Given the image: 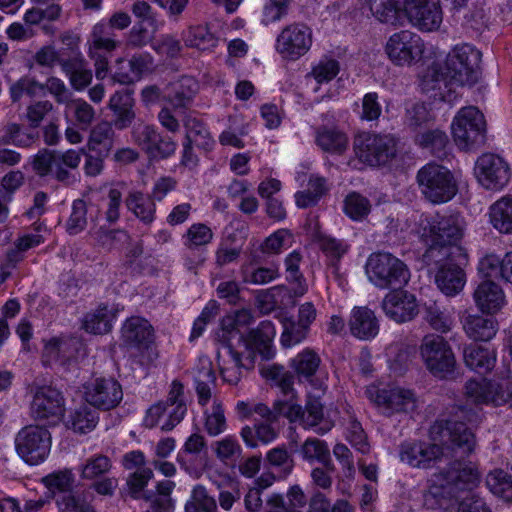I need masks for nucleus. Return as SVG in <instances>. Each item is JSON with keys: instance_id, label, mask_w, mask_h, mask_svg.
<instances>
[{"instance_id": "obj_38", "label": "nucleus", "mask_w": 512, "mask_h": 512, "mask_svg": "<svg viewBox=\"0 0 512 512\" xmlns=\"http://www.w3.org/2000/svg\"><path fill=\"white\" fill-rule=\"evenodd\" d=\"M490 222L503 234H512V195L501 197L490 206Z\"/></svg>"}, {"instance_id": "obj_11", "label": "nucleus", "mask_w": 512, "mask_h": 512, "mask_svg": "<svg viewBox=\"0 0 512 512\" xmlns=\"http://www.w3.org/2000/svg\"><path fill=\"white\" fill-rule=\"evenodd\" d=\"M17 454L29 465L45 461L51 449V434L39 425L23 427L15 437Z\"/></svg>"}, {"instance_id": "obj_23", "label": "nucleus", "mask_w": 512, "mask_h": 512, "mask_svg": "<svg viewBox=\"0 0 512 512\" xmlns=\"http://www.w3.org/2000/svg\"><path fill=\"white\" fill-rule=\"evenodd\" d=\"M226 354H217V362L223 380L231 385H237L242 378V370L254 368V354L249 353L243 360L242 354L230 344L225 345Z\"/></svg>"}, {"instance_id": "obj_60", "label": "nucleus", "mask_w": 512, "mask_h": 512, "mask_svg": "<svg viewBox=\"0 0 512 512\" xmlns=\"http://www.w3.org/2000/svg\"><path fill=\"white\" fill-rule=\"evenodd\" d=\"M67 106L72 110L76 125L87 130L95 120V109L82 99L70 100Z\"/></svg>"}, {"instance_id": "obj_25", "label": "nucleus", "mask_w": 512, "mask_h": 512, "mask_svg": "<svg viewBox=\"0 0 512 512\" xmlns=\"http://www.w3.org/2000/svg\"><path fill=\"white\" fill-rule=\"evenodd\" d=\"M465 260H446L440 264H434L439 269L435 276L438 288L447 296L458 294L465 285V273L460 265Z\"/></svg>"}, {"instance_id": "obj_34", "label": "nucleus", "mask_w": 512, "mask_h": 512, "mask_svg": "<svg viewBox=\"0 0 512 512\" xmlns=\"http://www.w3.org/2000/svg\"><path fill=\"white\" fill-rule=\"evenodd\" d=\"M464 362L467 367L479 374L489 372L496 362V353L486 347L470 344L463 351Z\"/></svg>"}, {"instance_id": "obj_19", "label": "nucleus", "mask_w": 512, "mask_h": 512, "mask_svg": "<svg viewBox=\"0 0 512 512\" xmlns=\"http://www.w3.org/2000/svg\"><path fill=\"white\" fill-rule=\"evenodd\" d=\"M366 395L387 415L410 412L416 407L414 394L403 388L379 389L371 386L367 388Z\"/></svg>"}, {"instance_id": "obj_43", "label": "nucleus", "mask_w": 512, "mask_h": 512, "mask_svg": "<svg viewBox=\"0 0 512 512\" xmlns=\"http://www.w3.org/2000/svg\"><path fill=\"white\" fill-rule=\"evenodd\" d=\"M320 364V356L314 350L306 348L292 359L291 366L300 380L312 382Z\"/></svg>"}, {"instance_id": "obj_57", "label": "nucleus", "mask_w": 512, "mask_h": 512, "mask_svg": "<svg viewBox=\"0 0 512 512\" xmlns=\"http://www.w3.org/2000/svg\"><path fill=\"white\" fill-rule=\"evenodd\" d=\"M204 427L206 432L212 436H218L227 428L224 408L218 401H214L211 409L205 413Z\"/></svg>"}, {"instance_id": "obj_42", "label": "nucleus", "mask_w": 512, "mask_h": 512, "mask_svg": "<svg viewBox=\"0 0 512 512\" xmlns=\"http://www.w3.org/2000/svg\"><path fill=\"white\" fill-rule=\"evenodd\" d=\"M125 204L137 218L145 224H150L155 218L156 206L152 198L146 197L140 191L130 192L125 199Z\"/></svg>"}, {"instance_id": "obj_41", "label": "nucleus", "mask_w": 512, "mask_h": 512, "mask_svg": "<svg viewBox=\"0 0 512 512\" xmlns=\"http://www.w3.org/2000/svg\"><path fill=\"white\" fill-rule=\"evenodd\" d=\"M373 16L381 23L399 25L404 15V10L396 0H367Z\"/></svg>"}, {"instance_id": "obj_32", "label": "nucleus", "mask_w": 512, "mask_h": 512, "mask_svg": "<svg viewBox=\"0 0 512 512\" xmlns=\"http://www.w3.org/2000/svg\"><path fill=\"white\" fill-rule=\"evenodd\" d=\"M196 90L197 83L193 78L182 77L168 85L164 98L174 110L185 109L192 103Z\"/></svg>"}, {"instance_id": "obj_36", "label": "nucleus", "mask_w": 512, "mask_h": 512, "mask_svg": "<svg viewBox=\"0 0 512 512\" xmlns=\"http://www.w3.org/2000/svg\"><path fill=\"white\" fill-rule=\"evenodd\" d=\"M92 207L91 203L83 199H76L72 202L71 213L65 223L66 232L69 235H77L84 231L89 219L94 221L97 215H93Z\"/></svg>"}, {"instance_id": "obj_3", "label": "nucleus", "mask_w": 512, "mask_h": 512, "mask_svg": "<svg viewBox=\"0 0 512 512\" xmlns=\"http://www.w3.org/2000/svg\"><path fill=\"white\" fill-rule=\"evenodd\" d=\"M482 54L469 44L457 45L446 57L444 67H432V77L449 84L472 86L481 77Z\"/></svg>"}, {"instance_id": "obj_48", "label": "nucleus", "mask_w": 512, "mask_h": 512, "mask_svg": "<svg viewBox=\"0 0 512 512\" xmlns=\"http://www.w3.org/2000/svg\"><path fill=\"white\" fill-rule=\"evenodd\" d=\"M114 317L115 315L107 306H99L94 312L85 316L83 327L93 334H105L111 330Z\"/></svg>"}, {"instance_id": "obj_51", "label": "nucleus", "mask_w": 512, "mask_h": 512, "mask_svg": "<svg viewBox=\"0 0 512 512\" xmlns=\"http://www.w3.org/2000/svg\"><path fill=\"white\" fill-rule=\"evenodd\" d=\"M41 482L53 495L57 492L67 493L72 491L75 476L71 469L65 468L46 475Z\"/></svg>"}, {"instance_id": "obj_29", "label": "nucleus", "mask_w": 512, "mask_h": 512, "mask_svg": "<svg viewBox=\"0 0 512 512\" xmlns=\"http://www.w3.org/2000/svg\"><path fill=\"white\" fill-rule=\"evenodd\" d=\"M39 140V134L30 126L8 122L1 129L0 145L31 148Z\"/></svg>"}, {"instance_id": "obj_50", "label": "nucleus", "mask_w": 512, "mask_h": 512, "mask_svg": "<svg viewBox=\"0 0 512 512\" xmlns=\"http://www.w3.org/2000/svg\"><path fill=\"white\" fill-rule=\"evenodd\" d=\"M184 42L187 47L205 51L216 46L217 38L206 25H197L189 27Z\"/></svg>"}, {"instance_id": "obj_7", "label": "nucleus", "mask_w": 512, "mask_h": 512, "mask_svg": "<svg viewBox=\"0 0 512 512\" xmlns=\"http://www.w3.org/2000/svg\"><path fill=\"white\" fill-rule=\"evenodd\" d=\"M419 354L426 369L434 377L447 379L454 374L456 357L443 336L433 333L425 335L419 345Z\"/></svg>"}, {"instance_id": "obj_39", "label": "nucleus", "mask_w": 512, "mask_h": 512, "mask_svg": "<svg viewBox=\"0 0 512 512\" xmlns=\"http://www.w3.org/2000/svg\"><path fill=\"white\" fill-rule=\"evenodd\" d=\"M463 328L469 338L476 341H489L497 332V323L492 317L469 315Z\"/></svg>"}, {"instance_id": "obj_16", "label": "nucleus", "mask_w": 512, "mask_h": 512, "mask_svg": "<svg viewBox=\"0 0 512 512\" xmlns=\"http://www.w3.org/2000/svg\"><path fill=\"white\" fill-rule=\"evenodd\" d=\"M312 45V31L303 23H293L282 29L276 39L277 52L287 60H297Z\"/></svg>"}, {"instance_id": "obj_6", "label": "nucleus", "mask_w": 512, "mask_h": 512, "mask_svg": "<svg viewBox=\"0 0 512 512\" xmlns=\"http://www.w3.org/2000/svg\"><path fill=\"white\" fill-rule=\"evenodd\" d=\"M416 181L421 194L434 204L448 202L458 191L453 173L447 167L435 162L420 168L416 175Z\"/></svg>"}, {"instance_id": "obj_15", "label": "nucleus", "mask_w": 512, "mask_h": 512, "mask_svg": "<svg viewBox=\"0 0 512 512\" xmlns=\"http://www.w3.org/2000/svg\"><path fill=\"white\" fill-rule=\"evenodd\" d=\"M62 393L52 386L37 387L31 403V415L39 422L49 425L59 423L64 416Z\"/></svg>"}, {"instance_id": "obj_31", "label": "nucleus", "mask_w": 512, "mask_h": 512, "mask_svg": "<svg viewBox=\"0 0 512 512\" xmlns=\"http://www.w3.org/2000/svg\"><path fill=\"white\" fill-rule=\"evenodd\" d=\"M352 335L359 339H371L378 334L379 324L374 312L367 307H355L349 321Z\"/></svg>"}, {"instance_id": "obj_45", "label": "nucleus", "mask_w": 512, "mask_h": 512, "mask_svg": "<svg viewBox=\"0 0 512 512\" xmlns=\"http://www.w3.org/2000/svg\"><path fill=\"white\" fill-rule=\"evenodd\" d=\"M316 143L326 152L341 154L347 148L348 138L338 129L320 127L316 133Z\"/></svg>"}, {"instance_id": "obj_62", "label": "nucleus", "mask_w": 512, "mask_h": 512, "mask_svg": "<svg viewBox=\"0 0 512 512\" xmlns=\"http://www.w3.org/2000/svg\"><path fill=\"white\" fill-rule=\"evenodd\" d=\"M425 319L436 331L447 333L451 330L452 319L436 302L425 305Z\"/></svg>"}, {"instance_id": "obj_22", "label": "nucleus", "mask_w": 512, "mask_h": 512, "mask_svg": "<svg viewBox=\"0 0 512 512\" xmlns=\"http://www.w3.org/2000/svg\"><path fill=\"white\" fill-rule=\"evenodd\" d=\"M444 448L438 444L426 442L404 443L400 448V460L414 468L433 467L444 456Z\"/></svg>"}, {"instance_id": "obj_20", "label": "nucleus", "mask_w": 512, "mask_h": 512, "mask_svg": "<svg viewBox=\"0 0 512 512\" xmlns=\"http://www.w3.org/2000/svg\"><path fill=\"white\" fill-rule=\"evenodd\" d=\"M381 307L385 315L396 323L412 321L419 313L416 297L402 288L387 293Z\"/></svg>"}, {"instance_id": "obj_47", "label": "nucleus", "mask_w": 512, "mask_h": 512, "mask_svg": "<svg viewBox=\"0 0 512 512\" xmlns=\"http://www.w3.org/2000/svg\"><path fill=\"white\" fill-rule=\"evenodd\" d=\"M117 47L109 27L105 23H97L93 26L89 45V54L108 55Z\"/></svg>"}, {"instance_id": "obj_12", "label": "nucleus", "mask_w": 512, "mask_h": 512, "mask_svg": "<svg viewBox=\"0 0 512 512\" xmlns=\"http://www.w3.org/2000/svg\"><path fill=\"white\" fill-rule=\"evenodd\" d=\"M424 49L420 36L409 30L392 34L385 46L388 58L397 66H411L419 62Z\"/></svg>"}, {"instance_id": "obj_44", "label": "nucleus", "mask_w": 512, "mask_h": 512, "mask_svg": "<svg viewBox=\"0 0 512 512\" xmlns=\"http://www.w3.org/2000/svg\"><path fill=\"white\" fill-rule=\"evenodd\" d=\"M184 126L186 129L185 142L195 145L205 151H210L212 149L214 140L209 130L201 120L195 117H188L184 121Z\"/></svg>"}, {"instance_id": "obj_30", "label": "nucleus", "mask_w": 512, "mask_h": 512, "mask_svg": "<svg viewBox=\"0 0 512 512\" xmlns=\"http://www.w3.org/2000/svg\"><path fill=\"white\" fill-rule=\"evenodd\" d=\"M153 337V328L141 317H131L122 327V339L130 347H146Z\"/></svg>"}, {"instance_id": "obj_13", "label": "nucleus", "mask_w": 512, "mask_h": 512, "mask_svg": "<svg viewBox=\"0 0 512 512\" xmlns=\"http://www.w3.org/2000/svg\"><path fill=\"white\" fill-rule=\"evenodd\" d=\"M284 417L291 423L299 422L304 429H314L318 435H325L334 426L333 422L325 417L321 400L314 396L307 398L304 407L288 402Z\"/></svg>"}, {"instance_id": "obj_33", "label": "nucleus", "mask_w": 512, "mask_h": 512, "mask_svg": "<svg viewBox=\"0 0 512 512\" xmlns=\"http://www.w3.org/2000/svg\"><path fill=\"white\" fill-rule=\"evenodd\" d=\"M504 293L501 287L493 281H484L474 292V300L482 312L494 313L504 303Z\"/></svg>"}, {"instance_id": "obj_5", "label": "nucleus", "mask_w": 512, "mask_h": 512, "mask_svg": "<svg viewBox=\"0 0 512 512\" xmlns=\"http://www.w3.org/2000/svg\"><path fill=\"white\" fill-rule=\"evenodd\" d=\"M369 281L380 289L403 288L410 279L407 265L390 253H374L366 263Z\"/></svg>"}, {"instance_id": "obj_64", "label": "nucleus", "mask_w": 512, "mask_h": 512, "mask_svg": "<svg viewBox=\"0 0 512 512\" xmlns=\"http://www.w3.org/2000/svg\"><path fill=\"white\" fill-rule=\"evenodd\" d=\"M60 512H94V508L88 503L82 493L64 494L57 500Z\"/></svg>"}, {"instance_id": "obj_24", "label": "nucleus", "mask_w": 512, "mask_h": 512, "mask_svg": "<svg viewBox=\"0 0 512 512\" xmlns=\"http://www.w3.org/2000/svg\"><path fill=\"white\" fill-rule=\"evenodd\" d=\"M82 347L83 344L76 337H55L45 344L43 357L49 363L70 365L76 361Z\"/></svg>"}, {"instance_id": "obj_26", "label": "nucleus", "mask_w": 512, "mask_h": 512, "mask_svg": "<svg viewBox=\"0 0 512 512\" xmlns=\"http://www.w3.org/2000/svg\"><path fill=\"white\" fill-rule=\"evenodd\" d=\"M308 499L300 485H292L286 492V500L280 493H272L266 499L265 512H303Z\"/></svg>"}, {"instance_id": "obj_46", "label": "nucleus", "mask_w": 512, "mask_h": 512, "mask_svg": "<svg viewBox=\"0 0 512 512\" xmlns=\"http://www.w3.org/2000/svg\"><path fill=\"white\" fill-rule=\"evenodd\" d=\"M487 488L492 494L512 503V477L502 469L490 471L485 479Z\"/></svg>"}, {"instance_id": "obj_21", "label": "nucleus", "mask_w": 512, "mask_h": 512, "mask_svg": "<svg viewBox=\"0 0 512 512\" xmlns=\"http://www.w3.org/2000/svg\"><path fill=\"white\" fill-rule=\"evenodd\" d=\"M85 397L91 406L106 411L119 405L123 391L115 379L97 378L86 386Z\"/></svg>"}, {"instance_id": "obj_49", "label": "nucleus", "mask_w": 512, "mask_h": 512, "mask_svg": "<svg viewBox=\"0 0 512 512\" xmlns=\"http://www.w3.org/2000/svg\"><path fill=\"white\" fill-rule=\"evenodd\" d=\"M98 422V413L88 405H82L71 413L68 421L73 431L85 434L92 431Z\"/></svg>"}, {"instance_id": "obj_40", "label": "nucleus", "mask_w": 512, "mask_h": 512, "mask_svg": "<svg viewBox=\"0 0 512 512\" xmlns=\"http://www.w3.org/2000/svg\"><path fill=\"white\" fill-rule=\"evenodd\" d=\"M303 460L312 463L317 461L329 470H335L327 443L318 438H307L300 446Z\"/></svg>"}, {"instance_id": "obj_10", "label": "nucleus", "mask_w": 512, "mask_h": 512, "mask_svg": "<svg viewBox=\"0 0 512 512\" xmlns=\"http://www.w3.org/2000/svg\"><path fill=\"white\" fill-rule=\"evenodd\" d=\"M454 141L463 150L484 144L486 123L483 114L473 106L462 108L452 124Z\"/></svg>"}, {"instance_id": "obj_4", "label": "nucleus", "mask_w": 512, "mask_h": 512, "mask_svg": "<svg viewBox=\"0 0 512 512\" xmlns=\"http://www.w3.org/2000/svg\"><path fill=\"white\" fill-rule=\"evenodd\" d=\"M82 152L83 149H69L62 152L43 148L34 155L31 163L32 169L41 178L52 176L64 185H71L76 181V178L69 170L79 167Z\"/></svg>"}, {"instance_id": "obj_63", "label": "nucleus", "mask_w": 512, "mask_h": 512, "mask_svg": "<svg viewBox=\"0 0 512 512\" xmlns=\"http://www.w3.org/2000/svg\"><path fill=\"white\" fill-rule=\"evenodd\" d=\"M184 238L185 245L191 249L210 243L213 239V232L206 224L195 223L188 228Z\"/></svg>"}, {"instance_id": "obj_1", "label": "nucleus", "mask_w": 512, "mask_h": 512, "mask_svg": "<svg viewBox=\"0 0 512 512\" xmlns=\"http://www.w3.org/2000/svg\"><path fill=\"white\" fill-rule=\"evenodd\" d=\"M433 441H439L452 457L458 458L448 468L434 474L429 480V495L434 498L456 497L464 490H473L480 482V472L476 464L460 459L471 454L475 447V436L465 423L452 419H439L430 427Z\"/></svg>"}, {"instance_id": "obj_37", "label": "nucleus", "mask_w": 512, "mask_h": 512, "mask_svg": "<svg viewBox=\"0 0 512 512\" xmlns=\"http://www.w3.org/2000/svg\"><path fill=\"white\" fill-rule=\"evenodd\" d=\"M114 130L112 124L107 121L95 125L89 135L87 148L89 152L108 156L113 147Z\"/></svg>"}, {"instance_id": "obj_54", "label": "nucleus", "mask_w": 512, "mask_h": 512, "mask_svg": "<svg viewBox=\"0 0 512 512\" xmlns=\"http://www.w3.org/2000/svg\"><path fill=\"white\" fill-rule=\"evenodd\" d=\"M265 460L271 467L279 469L281 477L290 475L295 466L293 456L285 447H275L269 450Z\"/></svg>"}, {"instance_id": "obj_56", "label": "nucleus", "mask_w": 512, "mask_h": 512, "mask_svg": "<svg viewBox=\"0 0 512 512\" xmlns=\"http://www.w3.org/2000/svg\"><path fill=\"white\" fill-rule=\"evenodd\" d=\"M153 475V471L150 468L137 469L129 474L126 479L128 495L135 500L143 499V495H148L143 493V490L153 478Z\"/></svg>"}, {"instance_id": "obj_27", "label": "nucleus", "mask_w": 512, "mask_h": 512, "mask_svg": "<svg viewBox=\"0 0 512 512\" xmlns=\"http://www.w3.org/2000/svg\"><path fill=\"white\" fill-rule=\"evenodd\" d=\"M275 336V329L270 321H263L259 326L251 330L244 338L245 346L255 355L258 352L263 359L269 360L274 356L271 342Z\"/></svg>"}, {"instance_id": "obj_55", "label": "nucleus", "mask_w": 512, "mask_h": 512, "mask_svg": "<svg viewBox=\"0 0 512 512\" xmlns=\"http://www.w3.org/2000/svg\"><path fill=\"white\" fill-rule=\"evenodd\" d=\"M216 382V376L214 370L210 366L201 367L196 376V392L198 396V402L204 406L212 397L211 387Z\"/></svg>"}, {"instance_id": "obj_17", "label": "nucleus", "mask_w": 512, "mask_h": 512, "mask_svg": "<svg viewBox=\"0 0 512 512\" xmlns=\"http://www.w3.org/2000/svg\"><path fill=\"white\" fill-rule=\"evenodd\" d=\"M132 136L135 143L153 158H168L177 149L173 137L161 134L153 125L140 123L134 126Z\"/></svg>"}, {"instance_id": "obj_8", "label": "nucleus", "mask_w": 512, "mask_h": 512, "mask_svg": "<svg viewBox=\"0 0 512 512\" xmlns=\"http://www.w3.org/2000/svg\"><path fill=\"white\" fill-rule=\"evenodd\" d=\"M399 140L392 134L363 132L354 139L357 157L370 166L385 165L394 159L398 152Z\"/></svg>"}, {"instance_id": "obj_52", "label": "nucleus", "mask_w": 512, "mask_h": 512, "mask_svg": "<svg viewBox=\"0 0 512 512\" xmlns=\"http://www.w3.org/2000/svg\"><path fill=\"white\" fill-rule=\"evenodd\" d=\"M112 468L111 459L104 454H95L87 458L81 466L80 476L85 480H94L107 474Z\"/></svg>"}, {"instance_id": "obj_53", "label": "nucleus", "mask_w": 512, "mask_h": 512, "mask_svg": "<svg viewBox=\"0 0 512 512\" xmlns=\"http://www.w3.org/2000/svg\"><path fill=\"white\" fill-rule=\"evenodd\" d=\"M370 200L360 193L352 192L344 200V212L352 220L361 221L365 219L371 211Z\"/></svg>"}, {"instance_id": "obj_9", "label": "nucleus", "mask_w": 512, "mask_h": 512, "mask_svg": "<svg viewBox=\"0 0 512 512\" xmlns=\"http://www.w3.org/2000/svg\"><path fill=\"white\" fill-rule=\"evenodd\" d=\"M511 371L505 368L497 378L477 382L469 380L465 385L466 395L476 404L501 407L510 404L512 400Z\"/></svg>"}, {"instance_id": "obj_35", "label": "nucleus", "mask_w": 512, "mask_h": 512, "mask_svg": "<svg viewBox=\"0 0 512 512\" xmlns=\"http://www.w3.org/2000/svg\"><path fill=\"white\" fill-rule=\"evenodd\" d=\"M184 387L179 381H173L166 401V407L174 406L167 421L161 426L162 431H170L184 418L187 408L183 399Z\"/></svg>"}, {"instance_id": "obj_2", "label": "nucleus", "mask_w": 512, "mask_h": 512, "mask_svg": "<svg viewBox=\"0 0 512 512\" xmlns=\"http://www.w3.org/2000/svg\"><path fill=\"white\" fill-rule=\"evenodd\" d=\"M463 235L462 220L458 215L432 217L423 229L427 249L422 256L427 266L446 260H466L464 249L458 244Z\"/></svg>"}, {"instance_id": "obj_59", "label": "nucleus", "mask_w": 512, "mask_h": 512, "mask_svg": "<svg viewBox=\"0 0 512 512\" xmlns=\"http://www.w3.org/2000/svg\"><path fill=\"white\" fill-rule=\"evenodd\" d=\"M301 255L297 251L290 253L285 259L286 271L288 272V278L295 282L297 286L293 289V294L296 297L303 296L307 291L306 282L299 272V264L301 262Z\"/></svg>"}, {"instance_id": "obj_14", "label": "nucleus", "mask_w": 512, "mask_h": 512, "mask_svg": "<svg viewBox=\"0 0 512 512\" xmlns=\"http://www.w3.org/2000/svg\"><path fill=\"white\" fill-rule=\"evenodd\" d=\"M474 172L479 184L491 191L503 189L511 177L508 162L494 153L482 154L475 163Z\"/></svg>"}, {"instance_id": "obj_18", "label": "nucleus", "mask_w": 512, "mask_h": 512, "mask_svg": "<svg viewBox=\"0 0 512 512\" xmlns=\"http://www.w3.org/2000/svg\"><path fill=\"white\" fill-rule=\"evenodd\" d=\"M404 12L412 26L425 32L437 30L443 20L439 0H405Z\"/></svg>"}, {"instance_id": "obj_28", "label": "nucleus", "mask_w": 512, "mask_h": 512, "mask_svg": "<svg viewBox=\"0 0 512 512\" xmlns=\"http://www.w3.org/2000/svg\"><path fill=\"white\" fill-rule=\"evenodd\" d=\"M134 99L128 90L115 92L109 100V109L113 112V125L118 130L128 128L136 115L133 110Z\"/></svg>"}, {"instance_id": "obj_61", "label": "nucleus", "mask_w": 512, "mask_h": 512, "mask_svg": "<svg viewBox=\"0 0 512 512\" xmlns=\"http://www.w3.org/2000/svg\"><path fill=\"white\" fill-rule=\"evenodd\" d=\"M307 332L308 328L300 322H296L292 318H285L283 320L281 343L284 347L296 345L306 338Z\"/></svg>"}, {"instance_id": "obj_58", "label": "nucleus", "mask_w": 512, "mask_h": 512, "mask_svg": "<svg viewBox=\"0 0 512 512\" xmlns=\"http://www.w3.org/2000/svg\"><path fill=\"white\" fill-rule=\"evenodd\" d=\"M313 241L332 261H338L347 252V246L341 241L324 235L319 231L314 233Z\"/></svg>"}]
</instances>
